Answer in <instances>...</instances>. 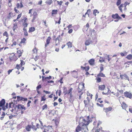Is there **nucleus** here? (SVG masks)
I'll return each mask as SVG.
<instances>
[{
    "label": "nucleus",
    "mask_w": 132,
    "mask_h": 132,
    "mask_svg": "<svg viewBox=\"0 0 132 132\" xmlns=\"http://www.w3.org/2000/svg\"><path fill=\"white\" fill-rule=\"evenodd\" d=\"M26 39L24 38H23L22 39H21L20 42L23 44V45H24L26 44Z\"/></svg>",
    "instance_id": "obj_38"
},
{
    "label": "nucleus",
    "mask_w": 132,
    "mask_h": 132,
    "mask_svg": "<svg viewBox=\"0 0 132 132\" xmlns=\"http://www.w3.org/2000/svg\"><path fill=\"white\" fill-rule=\"evenodd\" d=\"M99 62L101 63L105 62V59L103 57H100V59L99 60Z\"/></svg>",
    "instance_id": "obj_42"
},
{
    "label": "nucleus",
    "mask_w": 132,
    "mask_h": 132,
    "mask_svg": "<svg viewBox=\"0 0 132 132\" xmlns=\"http://www.w3.org/2000/svg\"><path fill=\"white\" fill-rule=\"evenodd\" d=\"M47 105L46 104H45L42 107V110H43L45 109H46L47 108Z\"/></svg>",
    "instance_id": "obj_53"
},
{
    "label": "nucleus",
    "mask_w": 132,
    "mask_h": 132,
    "mask_svg": "<svg viewBox=\"0 0 132 132\" xmlns=\"http://www.w3.org/2000/svg\"><path fill=\"white\" fill-rule=\"evenodd\" d=\"M51 39V38L50 36L48 37H47L46 39V43H45V47H46L47 45L49 44Z\"/></svg>",
    "instance_id": "obj_23"
},
{
    "label": "nucleus",
    "mask_w": 132,
    "mask_h": 132,
    "mask_svg": "<svg viewBox=\"0 0 132 132\" xmlns=\"http://www.w3.org/2000/svg\"><path fill=\"white\" fill-rule=\"evenodd\" d=\"M45 3L47 5H50L52 3L53 1L52 0H48L46 1Z\"/></svg>",
    "instance_id": "obj_33"
},
{
    "label": "nucleus",
    "mask_w": 132,
    "mask_h": 132,
    "mask_svg": "<svg viewBox=\"0 0 132 132\" xmlns=\"http://www.w3.org/2000/svg\"><path fill=\"white\" fill-rule=\"evenodd\" d=\"M73 90V88L71 87L70 89L68 90L67 92L65 93V94H67L69 95L70 96V98H71L73 97V95L72 94V91Z\"/></svg>",
    "instance_id": "obj_13"
},
{
    "label": "nucleus",
    "mask_w": 132,
    "mask_h": 132,
    "mask_svg": "<svg viewBox=\"0 0 132 132\" xmlns=\"http://www.w3.org/2000/svg\"><path fill=\"white\" fill-rule=\"evenodd\" d=\"M97 77H104L105 76V75L101 72H100V73L97 75Z\"/></svg>",
    "instance_id": "obj_31"
},
{
    "label": "nucleus",
    "mask_w": 132,
    "mask_h": 132,
    "mask_svg": "<svg viewBox=\"0 0 132 132\" xmlns=\"http://www.w3.org/2000/svg\"><path fill=\"white\" fill-rule=\"evenodd\" d=\"M124 98V97H123L120 96L119 98V100L120 103L122 102L121 105L122 108L123 109L125 110L127 107L128 106L125 102L123 101Z\"/></svg>",
    "instance_id": "obj_3"
},
{
    "label": "nucleus",
    "mask_w": 132,
    "mask_h": 132,
    "mask_svg": "<svg viewBox=\"0 0 132 132\" xmlns=\"http://www.w3.org/2000/svg\"><path fill=\"white\" fill-rule=\"evenodd\" d=\"M22 13H21L18 15L17 17V19H18L20 18L22 16Z\"/></svg>",
    "instance_id": "obj_54"
},
{
    "label": "nucleus",
    "mask_w": 132,
    "mask_h": 132,
    "mask_svg": "<svg viewBox=\"0 0 132 132\" xmlns=\"http://www.w3.org/2000/svg\"><path fill=\"white\" fill-rule=\"evenodd\" d=\"M27 18L26 17H24L22 20V26H23V30L25 29L28 26V23L27 22Z\"/></svg>",
    "instance_id": "obj_6"
},
{
    "label": "nucleus",
    "mask_w": 132,
    "mask_h": 132,
    "mask_svg": "<svg viewBox=\"0 0 132 132\" xmlns=\"http://www.w3.org/2000/svg\"><path fill=\"white\" fill-rule=\"evenodd\" d=\"M84 88V83L79 84L78 88V90L79 92H81Z\"/></svg>",
    "instance_id": "obj_7"
},
{
    "label": "nucleus",
    "mask_w": 132,
    "mask_h": 132,
    "mask_svg": "<svg viewBox=\"0 0 132 132\" xmlns=\"http://www.w3.org/2000/svg\"><path fill=\"white\" fill-rule=\"evenodd\" d=\"M23 52V50H19L17 51V55L19 58L22 56Z\"/></svg>",
    "instance_id": "obj_21"
},
{
    "label": "nucleus",
    "mask_w": 132,
    "mask_h": 132,
    "mask_svg": "<svg viewBox=\"0 0 132 132\" xmlns=\"http://www.w3.org/2000/svg\"><path fill=\"white\" fill-rule=\"evenodd\" d=\"M90 100L87 98L84 100V103L85 107H88L90 106Z\"/></svg>",
    "instance_id": "obj_10"
},
{
    "label": "nucleus",
    "mask_w": 132,
    "mask_h": 132,
    "mask_svg": "<svg viewBox=\"0 0 132 132\" xmlns=\"http://www.w3.org/2000/svg\"><path fill=\"white\" fill-rule=\"evenodd\" d=\"M97 12V10H94L93 12V14L94 15H96V13Z\"/></svg>",
    "instance_id": "obj_62"
},
{
    "label": "nucleus",
    "mask_w": 132,
    "mask_h": 132,
    "mask_svg": "<svg viewBox=\"0 0 132 132\" xmlns=\"http://www.w3.org/2000/svg\"><path fill=\"white\" fill-rule=\"evenodd\" d=\"M81 67L82 70H85L86 71H87L89 69V66H87L86 67H84L82 66Z\"/></svg>",
    "instance_id": "obj_27"
},
{
    "label": "nucleus",
    "mask_w": 132,
    "mask_h": 132,
    "mask_svg": "<svg viewBox=\"0 0 132 132\" xmlns=\"http://www.w3.org/2000/svg\"><path fill=\"white\" fill-rule=\"evenodd\" d=\"M129 110V111L132 113V106H130Z\"/></svg>",
    "instance_id": "obj_64"
},
{
    "label": "nucleus",
    "mask_w": 132,
    "mask_h": 132,
    "mask_svg": "<svg viewBox=\"0 0 132 132\" xmlns=\"http://www.w3.org/2000/svg\"><path fill=\"white\" fill-rule=\"evenodd\" d=\"M45 95H44L41 98V101H45L46 100V98H45Z\"/></svg>",
    "instance_id": "obj_47"
},
{
    "label": "nucleus",
    "mask_w": 132,
    "mask_h": 132,
    "mask_svg": "<svg viewBox=\"0 0 132 132\" xmlns=\"http://www.w3.org/2000/svg\"><path fill=\"white\" fill-rule=\"evenodd\" d=\"M17 9V8L16 7H15L14 8V10L15 13H19V11Z\"/></svg>",
    "instance_id": "obj_51"
},
{
    "label": "nucleus",
    "mask_w": 132,
    "mask_h": 132,
    "mask_svg": "<svg viewBox=\"0 0 132 132\" xmlns=\"http://www.w3.org/2000/svg\"><path fill=\"white\" fill-rule=\"evenodd\" d=\"M5 103V100L4 99H2L0 101V107H2L4 106Z\"/></svg>",
    "instance_id": "obj_25"
},
{
    "label": "nucleus",
    "mask_w": 132,
    "mask_h": 132,
    "mask_svg": "<svg viewBox=\"0 0 132 132\" xmlns=\"http://www.w3.org/2000/svg\"><path fill=\"white\" fill-rule=\"evenodd\" d=\"M15 13L11 12H10L7 17V18L8 19H10L13 17L15 16Z\"/></svg>",
    "instance_id": "obj_12"
},
{
    "label": "nucleus",
    "mask_w": 132,
    "mask_h": 132,
    "mask_svg": "<svg viewBox=\"0 0 132 132\" xmlns=\"http://www.w3.org/2000/svg\"><path fill=\"white\" fill-rule=\"evenodd\" d=\"M31 103V101H29L27 103V106L28 107H29L30 106V104Z\"/></svg>",
    "instance_id": "obj_60"
},
{
    "label": "nucleus",
    "mask_w": 132,
    "mask_h": 132,
    "mask_svg": "<svg viewBox=\"0 0 132 132\" xmlns=\"http://www.w3.org/2000/svg\"><path fill=\"white\" fill-rule=\"evenodd\" d=\"M52 126H48L44 128V130L43 132H53V128Z\"/></svg>",
    "instance_id": "obj_5"
},
{
    "label": "nucleus",
    "mask_w": 132,
    "mask_h": 132,
    "mask_svg": "<svg viewBox=\"0 0 132 132\" xmlns=\"http://www.w3.org/2000/svg\"><path fill=\"white\" fill-rule=\"evenodd\" d=\"M88 63L90 65L93 66L95 65V60L94 59H92L88 61Z\"/></svg>",
    "instance_id": "obj_22"
},
{
    "label": "nucleus",
    "mask_w": 132,
    "mask_h": 132,
    "mask_svg": "<svg viewBox=\"0 0 132 132\" xmlns=\"http://www.w3.org/2000/svg\"><path fill=\"white\" fill-rule=\"evenodd\" d=\"M28 13L30 14V16L31 17L33 16V18L31 20L32 22H35L36 18L37 17L38 14L36 10L32 9L29 10Z\"/></svg>",
    "instance_id": "obj_2"
},
{
    "label": "nucleus",
    "mask_w": 132,
    "mask_h": 132,
    "mask_svg": "<svg viewBox=\"0 0 132 132\" xmlns=\"http://www.w3.org/2000/svg\"><path fill=\"white\" fill-rule=\"evenodd\" d=\"M63 79V77H62L60 79V80L59 81V82H60L61 84L63 83V82L62 81Z\"/></svg>",
    "instance_id": "obj_61"
},
{
    "label": "nucleus",
    "mask_w": 132,
    "mask_h": 132,
    "mask_svg": "<svg viewBox=\"0 0 132 132\" xmlns=\"http://www.w3.org/2000/svg\"><path fill=\"white\" fill-rule=\"evenodd\" d=\"M17 44V43L16 42L14 41L13 42L11 46L13 47L14 46H15Z\"/></svg>",
    "instance_id": "obj_49"
},
{
    "label": "nucleus",
    "mask_w": 132,
    "mask_h": 132,
    "mask_svg": "<svg viewBox=\"0 0 132 132\" xmlns=\"http://www.w3.org/2000/svg\"><path fill=\"white\" fill-rule=\"evenodd\" d=\"M39 59V56H36L34 58V59L35 61H37Z\"/></svg>",
    "instance_id": "obj_56"
},
{
    "label": "nucleus",
    "mask_w": 132,
    "mask_h": 132,
    "mask_svg": "<svg viewBox=\"0 0 132 132\" xmlns=\"http://www.w3.org/2000/svg\"><path fill=\"white\" fill-rule=\"evenodd\" d=\"M96 82L97 83H99L101 81V78L97 77L96 78Z\"/></svg>",
    "instance_id": "obj_35"
},
{
    "label": "nucleus",
    "mask_w": 132,
    "mask_h": 132,
    "mask_svg": "<svg viewBox=\"0 0 132 132\" xmlns=\"http://www.w3.org/2000/svg\"><path fill=\"white\" fill-rule=\"evenodd\" d=\"M92 43L93 42L92 40L90 39H88L85 42V45H88Z\"/></svg>",
    "instance_id": "obj_26"
},
{
    "label": "nucleus",
    "mask_w": 132,
    "mask_h": 132,
    "mask_svg": "<svg viewBox=\"0 0 132 132\" xmlns=\"http://www.w3.org/2000/svg\"><path fill=\"white\" fill-rule=\"evenodd\" d=\"M9 58L11 61H15L18 59V57L13 53H12L10 54Z\"/></svg>",
    "instance_id": "obj_4"
},
{
    "label": "nucleus",
    "mask_w": 132,
    "mask_h": 132,
    "mask_svg": "<svg viewBox=\"0 0 132 132\" xmlns=\"http://www.w3.org/2000/svg\"><path fill=\"white\" fill-rule=\"evenodd\" d=\"M58 10H53L51 12V15L52 16H55L57 14Z\"/></svg>",
    "instance_id": "obj_20"
},
{
    "label": "nucleus",
    "mask_w": 132,
    "mask_h": 132,
    "mask_svg": "<svg viewBox=\"0 0 132 132\" xmlns=\"http://www.w3.org/2000/svg\"><path fill=\"white\" fill-rule=\"evenodd\" d=\"M91 121L89 116L80 117L79 122V125L76 129V132H79L82 131V132H88L87 127Z\"/></svg>",
    "instance_id": "obj_1"
},
{
    "label": "nucleus",
    "mask_w": 132,
    "mask_h": 132,
    "mask_svg": "<svg viewBox=\"0 0 132 132\" xmlns=\"http://www.w3.org/2000/svg\"><path fill=\"white\" fill-rule=\"evenodd\" d=\"M124 96L127 98L131 99L132 98V94L131 93L129 92L126 91L124 93Z\"/></svg>",
    "instance_id": "obj_8"
},
{
    "label": "nucleus",
    "mask_w": 132,
    "mask_h": 132,
    "mask_svg": "<svg viewBox=\"0 0 132 132\" xmlns=\"http://www.w3.org/2000/svg\"><path fill=\"white\" fill-rule=\"evenodd\" d=\"M17 107L18 110H21V112L22 114L23 113V111L26 109V108L23 105H22L20 104H18Z\"/></svg>",
    "instance_id": "obj_9"
},
{
    "label": "nucleus",
    "mask_w": 132,
    "mask_h": 132,
    "mask_svg": "<svg viewBox=\"0 0 132 132\" xmlns=\"http://www.w3.org/2000/svg\"><path fill=\"white\" fill-rule=\"evenodd\" d=\"M97 101L100 103H102L103 102V101L102 100V99L101 98H98L97 100Z\"/></svg>",
    "instance_id": "obj_50"
},
{
    "label": "nucleus",
    "mask_w": 132,
    "mask_h": 132,
    "mask_svg": "<svg viewBox=\"0 0 132 132\" xmlns=\"http://www.w3.org/2000/svg\"><path fill=\"white\" fill-rule=\"evenodd\" d=\"M124 5L123 4H120L118 7V8L120 11L122 12V8L123 7Z\"/></svg>",
    "instance_id": "obj_36"
},
{
    "label": "nucleus",
    "mask_w": 132,
    "mask_h": 132,
    "mask_svg": "<svg viewBox=\"0 0 132 132\" xmlns=\"http://www.w3.org/2000/svg\"><path fill=\"white\" fill-rule=\"evenodd\" d=\"M82 94H83L82 92L80 93L79 95V98H78L80 100L81 98V96L82 95Z\"/></svg>",
    "instance_id": "obj_58"
},
{
    "label": "nucleus",
    "mask_w": 132,
    "mask_h": 132,
    "mask_svg": "<svg viewBox=\"0 0 132 132\" xmlns=\"http://www.w3.org/2000/svg\"><path fill=\"white\" fill-rule=\"evenodd\" d=\"M20 61L21 63L20 64H17L16 65L15 68L18 70L20 69V68L22 67L23 65H24L25 64V63L23 61L21 60Z\"/></svg>",
    "instance_id": "obj_11"
},
{
    "label": "nucleus",
    "mask_w": 132,
    "mask_h": 132,
    "mask_svg": "<svg viewBox=\"0 0 132 132\" xmlns=\"http://www.w3.org/2000/svg\"><path fill=\"white\" fill-rule=\"evenodd\" d=\"M132 61H128L126 62L125 64H128V65H129L130 64H132Z\"/></svg>",
    "instance_id": "obj_57"
},
{
    "label": "nucleus",
    "mask_w": 132,
    "mask_h": 132,
    "mask_svg": "<svg viewBox=\"0 0 132 132\" xmlns=\"http://www.w3.org/2000/svg\"><path fill=\"white\" fill-rule=\"evenodd\" d=\"M38 49L37 48H36V47H35L32 50V51L34 53H36Z\"/></svg>",
    "instance_id": "obj_39"
},
{
    "label": "nucleus",
    "mask_w": 132,
    "mask_h": 132,
    "mask_svg": "<svg viewBox=\"0 0 132 132\" xmlns=\"http://www.w3.org/2000/svg\"><path fill=\"white\" fill-rule=\"evenodd\" d=\"M24 31V35L26 36H27L28 35L27 32V31L26 29H25L23 30Z\"/></svg>",
    "instance_id": "obj_48"
},
{
    "label": "nucleus",
    "mask_w": 132,
    "mask_h": 132,
    "mask_svg": "<svg viewBox=\"0 0 132 132\" xmlns=\"http://www.w3.org/2000/svg\"><path fill=\"white\" fill-rule=\"evenodd\" d=\"M31 126L30 125H28L26 127V129L27 131H30L31 128Z\"/></svg>",
    "instance_id": "obj_28"
},
{
    "label": "nucleus",
    "mask_w": 132,
    "mask_h": 132,
    "mask_svg": "<svg viewBox=\"0 0 132 132\" xmlns=\"http://www.w3.org/2000/svg\"><path fill=\"white\" fill-rule=\"evenodd\" d=\"M42 86L40 85H39L36 87L37 90V93L38 94H40V92L39 90V89L41 88Z\"/></svg>",
    "instance_id": "obj_32"
},
{
    "label": "nucleus",
    "mask_w": 132,
    "mask_h": 132,
    "mask_svg": "<svg viewBox=\"0 0 132 132\" xmlns=\"http://www.w3.org/2000/svg\"><path fill=\"white\" fill-rule=\"evenodd\" d=\"M5 115V113L3 112L2 113V114L1 115V117H0L1 120H2L3 119Z\"/></svg>",
    "instance_id": "obj_40"
},
{
    "label": "nucleus",
    "mask_w": 132,
    "mask_h": 132,
    "mask_svg": "<svg viewBox=\"0 0 132 132\" xmlns=\"http://www.w3.org/2000/svg\"><path fill=\"white\" fill-rule=\"evenodd\" d=\"M8 4L9 5V6H11L12 5V4L11 3V2H12V0H8Z\"/></svg>",
    "instance_id": "obj_59"
},
{
    "label": "nucleus",
    "mask_w": 132,
    "mask_h": 132,
    "mask_svg": "<svg viewBox=\"0 0 132 132\" xmlns=\"http://www.w3.org/2000/svg\"><path fill=\"white\" fill-rule=\"evenodd\" d=\"M57 3L58 5H59L60 6H61L62 5L63 3V2L61 1L60 2L59 1H57Z\"/></svg>",
    "instance_id": "obj_55"
},
{
    "label": "nucleus",
    "mask_w": 132,
    "mask_h": 132,
    "mask_svg": "<svg viewBox=\"0 0 132 132\" xmlns=\"http://www.w3.org/2000/svg\"><path fill=\"white\" fill-rule=\"evenodd\" d=\"M105 88L106 86L104 85H99L98 86V90L101 91H103L105 89Z\"/></svg>",
    "instance_id": "obj_17"
},
{
    "label": "nucleus",
    "mask_w": 132,
    "mask_h": 132,
    "mask_svg": "<svg viewBox=\"0 0 132 132\" xmlns=\"http://www.w3.org/2000/svg\"><path fill=\"white\" fill-rule=\"evenodd\" d=\"M92 96H87V97L86 98L88 99H89L90 100H91L92 99Z\"/></svg>",
    "instance_id": "obj_63"
},
{
    "label": "nucleus",
    "mask_w": 132,
    "mask_h": 132,
    "mask_svg": "<svg viewBox=\"0 0 132 132\" xmlns=\"http://www.w3.org/2000/svg\"><path fill=\"white\" fill-rule=\"evenodd\" d=\"M35 30V28L34 27H31L29 28L28 32H32L34 31Z\"/></svg>",
    "instance_id": "obj_30"
},
{
    "label": "nucleus",
    "mask_w": 132,
    "mask_h": 132,
    "mask_svg": "<svg viewBox=\"0 0 132 132\" xmlns=\"http://www.w3.org/2000/svg\"><path fill=\"white\" fill-rule=\"evenodd\" d=\"M67 45L68 46V48H71L72 47V43L70 42H69L67 43Z\"/></svg>",
    "instance_id": "obj_37"
},
{
    "label": "nucleus",
    "mask_w": 132,
    "mask_h": 132,
    "mask_svg": "<svg viewBox=\"0 0 132 132\" xmlns=\"http://www.w3.org/2000/svg\"><path fill=\"white\" fill-rule=\"evenodd\" d=\"M42 80L43 81H46L47 80V79H51L52 77L51 76H49L48 77H45L43 76H42Z\"/></svg>",
    "instance_id": "obj_24"
},
{
    "label": "nucleus",
    "mask_w": 132,
    "mask_h": 132,
    "mask_svg": "<svg viewBox=\"0 0 132 132\" xmlns=\"http://www.w3.org/2000/svg\"><path fill=\"white\" fill-rule=\"evenodd\" d=\"M111 93L113 94V96L114 97H118L120 95L119 93L118 92H117L115 93H114V92H111Z\"/></svg>",
    "instance_id": "obj_29"
},
{
    "label": "nucleus",
    "mask_w": 132,
    "mask_h": 132,
    "mask_svg": "<svg viewBox=\"0 0 132 132\" xmlns=\"http://www.w3.org/2000/svg\"><path fill=\"white\" fill-rule=\"evenodd\" d=\"M17 100L18 101H26L27 100V98H24L22 96H17Z\"/></svg>",
    "instance_id": "obj_18"
},
{
    "label": "nucleus",
    "mask_w": 132,
    "mask_h": 132,
    "mask_svg": "<svg viewBox=\"0 0 132 132\" xmlns=\"http://www.w3.org/2000/svg\"><path fill=\"white\" fill-rule=\"evenodd\" d=\"M96 105L98 106H100L101 107H104V105L102 104H100L98 103H97Z\"/></svg>",
    "instance_id": "obj_52"
},
{
    "label": "nucleus",
    "mask_w": 132,
    "mask_h": 132,
    "mask_svg": "<svg viewBox=\"0 0 132 132\" xmlns=\"http://www.w3.org/2000/svg\"><path fill=\"white\" fill-rule=\"evenodd\" d=\"M121 3V0H118L116 3V5L117 6H119L120 5Z\"/></svg>",
    "instance_id": "obj_45"
},
{
    "label": "nucleus",
    "mask_w": 132,
    "mask_h": 132,
    "mask_svg": "<svg viewBox=\"0 0 132 132\" xmlns=\"http://www.w3.org/2000/svg\"><path fill=\"white\" fill-rule=\"evenodd\" d=\"M31 128L34 130H36L37 129L36 126L32 124L31 126Z\"/></svg>",
    "instance_id": "obj_44"
},
{
    "label": "nucleus",
    "mask_w": 132,
    "mask_h": 132,
    "mask_svg": "<svg viewBox=\"0 0 132 132\" xmlns=\"http://www.w3.org/2000/svg\"><path fill=\"white\" fill-rule=\"evenodd\" d=\"M16 7L17 9L21 8L24 7V6L22 4V1H20V3H18L16 4Z\"/></svg>",
    "instance_id": "obj_15"
},
{
    "label": "nucleus",
    "mask_w": 132,
    "mask_h": 132,
    "mask_svg": "<svg viewBox=\"0 0 132 132\" xmlns=\"http://www.w3.org/2000/svg\"><path fill=\"white\" fill-rule=\"evenodd\" d=\"M120 77L121 79H125L126 80L129 79V78L128 76L125 74H124L123 75H120Z\"/></svg>",
    "instance_id": "obj_19"
},
{
    "label": "nucleus",
    "mask_w": 132,
    "mask_h": 132,
    "mask_svg": "<svg viewBox=\"0 0 132 132\" xmlns=\"http://www.w3.org/2000/svg\"><path fill=\"white\" fill-rule=\"evenodd\" d=\"M126 57L128 60H131L132 59V55L129 54L127 55Z\"/></svg>",
    "instance_id": "obj_34"
},
{
    "label": "nucleus",
    "mask_w": 132,
    "mask_h": 132,
    "mask_svg": "<svg viewBox=\"0 0 132 132\" xmlns=\"http://www.w3.org/2000/svg\"><path fill=\"white\" fill-rule=\"evenodd\" d=\"M113 109V108L111 106L109 107L108 108H103L104 111L106 113L111 111Z\"/></svg>",
    "instance_id": "obj_14"
},
{
    "label": "nucleus",
    "mask_w": 132,
    "mask_h": 132,
    "mask_svg": "<svg viewBox=\"0 0 132 132\" xmlns=\"http://www.w3.org/2000/svg\"><path fill=\"white\" fill-rule=\"evenodd\" d=\"M112 18L114 19H122V18L119 16L117 13L112 14Z\"/></svg>",
    "instance_id": "obj_16"
},
{
    "label": "nucleus",
    "mask_w": 132,
    "mask_h": 132,
    "mask_svg": "<svg viewBox=\"0 0 132 132\" xmlns=\"http://www.w3.org/2000/svg\"><path fill=\"white\" fill-rule=\"evenodd\" d=\"M3 35L4 36H5L7 37H9V35L8 33L6 31H5L3 34Z\"/></svg>",
    "instance_id": "obj_43"
},
{
    "label": "nucleus",
    "mask_w": 132,
    "mask_h": 132,
    "mask_svg": "<svg viewBox=\"0 0 132 132\" xmlns=\"http://www.w3.org/2000/svg\"><path fill=\"white\" fill-rule=\"evenodd\" d=\"M120 54L122 56H125L127 54V52L125 51L123 53H121Z\"/></svg>",
    "instance_id": "obj_41"
},
{
    "label": "nucleus",
    "mask_w": 132,
    "mask_h": 132,
    "mask_svg": "<svg viewBox=\"0 0 132 132\" xmlns=\"http://www.w3.org/2000/svg\"><path fill=\"white\" fill-rule=\"evenodd\" d=\"M91 12V10L90 9H88L87 12L86 13V14H87L88 17L89 16V14Z\"/></svg>",
    "instance_id": "obj_46"
}]
</instances>
